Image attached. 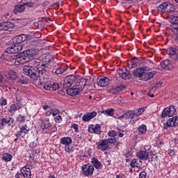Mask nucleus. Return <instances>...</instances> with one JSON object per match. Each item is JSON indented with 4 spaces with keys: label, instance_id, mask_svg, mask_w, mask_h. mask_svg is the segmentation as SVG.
Masks as SVG:
<instances>
[{
    "label": "nucleus",
    "instance_id": "obj_1",
    "mask_svg": "<svg viewBox=\"0 0 178 178\" xmlns=\"http://www.w3.org/2000/svg\"><path fill=\"white\" fill-rule=\"evenodd\" d=\"M29 35L22 34L14 37L11 40L13 44L4 50L6 54H19L23 49V42L27 41Z\"/></svg>",
    "mask_w": 178,
    "mask_h": 178
},
{
    "label": "nucleus",
    "instance_id": "obj_2",
    "mask_svg": "<svg viewBox=\"0 0 178 178\" xmlns=\"http://www.w3.org/2000/svg\"><path fill=\"white\" fill-rule=\"evenodd\" d=\"M29 62L31 65L32 67H36L38 72L39 74H40V76H48V74H49V67L48 65H47V64L42 63V62H39L37 61V60H33V58L30 60Z\"/></svg>",
    "mask_w": 178,
    "mask_h": 178
},
{
    "label": "nucleus",
    "instance_id": "obj_3",
    "mask_svg": "<svg viewBox=\"0 0 178 178\" xmlns=\"http://www.w3.org/2000/svg\"><path fill=\"white\" fill-rule=\"evenodd\" d=\"M23 73L26 76H29L33 81H35L40 79L41 74L38 73L34 67L31 65H24L23 67Z\"/></svg>",
    "mask_w": 178,
    "mask_h": 178
},
{
    "label": "nucleus",
    "instance_id": "obj_4",
    "mask_svg": "<svg viewBox=\"0 0 178 178\" xmlns=\"http://www.w3.org/2000/svg\"><path fill=\"white\" fill-rule=\"evenodd\" d=\"M34 55H35V51L33 49H28L21 53V58L25 60V62H30L34 59Z\"/></svg>",
    "mask_w": 178,
    "mask_h": 178
},
{
    "label": "nucleus",
    "instance_id": "obj_5",
    "mask_svg": "<svg viewBox=\"0 0 178 178\" xmlns=\"http://www.w3.org/2000/svg\"><path fill=\"white\" fill-rule=\"evenodd\" d=\"M29 130L30 129H28L26 124L20 127L19 131H17L15 134V137H17V138L14 139V141L17 143V140H19V138H24V136H26V134H29Z\"/></svg>",
    "mask_w": 178,
    "mask_h": 178
},
{
    "label": "nucleus",
    "instance_id": "obj_6",
    "mask_svg": "<svg viewBox=\"0 0 178 178\" xmlns=\"http://www.w3.org/2000/svg\"><path fill=\"white\" fill-rule=\"evenodd\" d=\"M175 113H176V108L175 106L170 105L169 107L163 108V111L161 112V118H172L174 116Z\"/></svg>",
    "mask_w": 178,
    "mask_h": 178
},
{
    "label": "nucleus",
    "instance_id": "obj_7",
    "mask_svg": "<svg viewBox=\"0 0 178 178\" xmlns=\"http://www.w3.org/2000/svg\"><path fill=\"white\" fill-rule=\"evenodd\" d=\"M177 126H178V115L168 119L163 124V129L168 130L169 127H176Z\"/></svg>",
    "mask_w": 178,
    "mask_h": 178
},
{
    "label": "nucleus",
    "instance_id": "obj_8",
    "mask_svg": "<svg viewBox=\"0 0 178 178\" xmlns=\"http://www.w3.org/2000/svg\"><path fill=\"white\" fill-rule=\"evenodd\" d=\"M75 81H76V76L69 75L66 76L64 80L63 88H69V87H72V86H74Z\"/></svg>",
    "mask_w": 178,
    "mask_h": 178
},
{
    "label": "nucleus",
    "instance_id": "obj_9",
    "mask_svg": "<svg viewBox=\"0 0 178 178\" xmlns=\"http://www.w3.org/2000/svg\"><path fill=\"white\" fill-rule=\"evenodd\" d=\"M170 30L174 34H178V17L172 16L171 17Z\"/></svg>",
    "mask_w": 178,
    "mask_h": 178
},
{
    "label": "nucleus",
    "instance_id": "obj_10",
    "mask_svg": "<svg viewBox=\"0 0 178 178\" xmlns=\"http://www.w3.org/2000/svg\"><path fill=\"white\" fill-rule=\"evenodd\" d=\"M73 87H75V88L79 89V91H83V90H84V87H86V79H79L76 76V80Z\"/></svg>",
    "mask_w": 178,
    "mask_h": 178
},
{
    "label": "nucleus",
    "instance_id": "obj_11",
    "mask_svg": "<svg viewBox=\"0 0 178 178\" xmlns=\"http://www.w3.org/2000/svg\"><path fill=\"white\" fill-rule=\"evenodd\" d=\"M136 158L140 161H148L149 159V153L145 150H140L136 152Z\"/></svg>",
    "mask_w": 178,
    "mask_h": 178
},
{
    "label": "nucleus",
    "instance_id": "obj_12",
    "mask_svg": "<svg viewBox=\"0 0 178 178\" xmlns=\"http://www.w3.org/2000/svg\"><path fill=\"white\" fill-rule=\"evenodd\" d=\"M82 172L84 176H91L94 173V166L90 164H85L82 166Z\"/></svg>",
    "mask_w": 178,
    "mask_h": 178
},
{
    "label": "nucleus",
    "instance_id": "obj_13",
    "mask_svg": "<svg viewBox=\"0 0 178 178\" xmlns=\"http://www.w3.org/2000/svg\"><path fill=\"white\" fill-rule=\"evenodd\" d=\"M15 27V23L10 22H0V31H8Z\"/></svg>",
    "mask_w": 178,
    "mask_h": 178
},
{
    "label": "nucleus",
    "instance_id": "obj_14",
    "mask_svg": "<svg viewBox=\"0 0 178 178\" xmlns=\"http://www.w3.org/2000/svg\"><path fill=\"white\" fill-rule=\"evenodd\" d=\"M97 148L100 151H106L109 148V144L106 139H102L97 143Z\"/></svg>",
    "mask_w": 178,
    "mask_h": 178
},
{
    "label": "nucleus",
    "instance_id": "obj_15",
    "mask_svg": "<svg viewBox=\"0 0 178 178\" xmlns=\"http://www.w3.org/2000/svg\"><path fill=\"white\" fill-rule=\"evenodd\" d=\"M88 131L89 133H94L95 134H101L102 131H101V125L100 124H90L88 126Z\"/></svg>",
    "mask_w": 178,
    "mask_h": 178
},
{
    "label": "nucleus",
    "instance_id": "obj_16",
    "mask_svg": "<svg viewBox=\"0 0 178 178\" xmlns=\"http://www.w3.org/2000/svg\"><path fill=\"white\" fill-rule=\"evenodd\" d=\"M143 63V59L138 58L137 57H133L132 60H131V63H128V67L130 69H134V67H137L140 66Z\"/></svg>",
    "mask_w": 178,
    "mask_h": 178
},
{
    "label": "nucleus",
    "instance_id": "obj_17",
    "mask_svg": "<svg viewBox=\"0 0 178 178\" xmlns=\"http://www.w3.org/2000/svg\"><path fill=\"white\" fill-rule=\"evenodd\" d=\"M13 122L14 120L12 118H3L0 119V129H2L3 126H6V124H8V126H12Z\"/></svg>",
    "mask_w": 178,
    "mask_h": 178
},
{
    "label": "nucleus",
    "instance_id": "obj_18",
    "mask_svg": "<svg viewBox=\"0 0 178 178\" xmlns=\"http://www.w3.org/2000/svg\"><path fill=\"white\" fill-rule=\"evenodd\" d=\"M97 116V112L92 111L91 113L88 112L84 114L82 117V120L83 122H90L91 119H94Z\"/></svg>",
    "mask_w": 178,
    "mask_h": 178
},
{
    "label": "nucleus",
    "instance_id": "obj_19",
    "mask_svg": "<svg viewBox=\"0 0 178 178\" xmlns=\"http://www.w3.org/2000/svg\"><path fill=\"white\" fill-rule=\"evenodd\" d=\"M66 92L68 95L71 97H76V95H79L81 90L77 89V88L73 87L66 90Z\"/></svg>",
    "mask_w": 178,
    "mask_h": 178
},
{
    "label": "nucleus",
    "instance_id": "obj_20",
    "mask_svg": "<svg viewBox=\"0 0 178 178\" xmlns=\"http://www.w3.org/2000/svg\"><path fill=\"white\" fill-rule=\"evenodd\" d=\"M110 80L109 78L103 76L102 78L97 79V84L100 87H107L109 86Z\"/></svg>",
    "mask_w": 178,
    "mask_h": 178
},
{
    "label": "nucleus",
    "instance_id": "obj_21",
    "mask_svg": "<svg viewBox=\"0 0 178 178\" xmlns=\"http://www.w3.org/2000/svg\"><path fill=\"white\" fill-rule=\"evenodd\" d=\"M145 71V69L143 67H138L134 71L133 74L135 77H138L140 80H142Z\"/></svg>",
    "mask_w": 178,
    "mask_h": 178
},
{
    "label": "nucleus",
    "instance_id": "obj_22",
    "mask_svg": "<svg viewBox=\"0 0 178 178\" xmlns=\"http://www.w3.org/2000/svg\"><path fill=\"white\" fill-rule=\"evenodd\" d=\"M151 79H154V72H147V70H145L141 81H149Z\"/></svg>",
    "mask_w": 178,
    "mask_h": 178
},
{
    "label": "nucleus",
    "instance_id": "obj_23",
    "mask_svg": "<svg viewBox=\"0 0 178 178\" xmlns=\"http://www.w3.org/2000/svg\"><path fill=\"white\" fill-rule=\"evenodd\" d=\"M22 175L24 178H31V170L27 166L21 168Z\"/></svg>",
    "mask_w": 178,
    "mask_h": 178
},
{
    "label": "nucleus",
    "instance_id": "obj_24",
    "mask_svg": "<svg viewBox=\"0 0 178 178\" xmlns=\"http://www.w3.org/2000/svg\"><path fill=\"white\" fill-rule=\"evenodd\" d=\"M167 54L170 56L171 59L172 60H177L178 56L177 54H176V48L171 47L167 50Z\"/></svg>",
    "mask_w": 178,
    "mask_h": 178
},
{
    "label": "nucleus",
    "instance_id": "obj_25",
    "mask_svg": "<svg viewBox=\"0 0 178 178\" xmlns=\"http://www.w3.org/2000/svg\"><path fill=\"white\" fill-rule=\"evenodd\" d=\"M73 143V140H72V138L70 136L67 137H63L60 140V144L62 145H70Z\"/></svg>",
    "mask_w": 178,
    "mask_h": 178
},
{
    "label": "nucleus",
    "instance_id": "obj_26",
    "mask_svg": "<svg viewBox=\"0 0 178 178\" xmlns=\"http://www.w3.org/2000/svg\"><path fill=\"white\" fill-rule=\"evenodd\" d=\"M91 163L93 168H95V169H102V163L98 161L97 158H92Z\"/></svg>",
    "mask_w": 178,
    "mask_h": 178
},
{
    "label": "nucleus",
    "instance_id": "obj_27",
    "mask_svg": "<svg viewBox=\"0 0 178 178\" xmlns=\"http://www.w3.org/2000/svg\"><path fill=\"white\" fill-rule=\"evenodd\" d=\"M26 7L24 4H17L15 6V9L13 10L14 13L16 15L17 13H23V11L25 10Z\"/></svg>",
    "mask_w": 178,
    "mask_h": 178
},
{
    "label": "nucleus",
    "instance_id": "obj_28",
    "mask_svg": "<svg viewBox=\"0 0 178 178\" xmlns=\"http://www.w3.org/2000/svg\"><path fill=\"white\" fill-rule=\"evenodd\" d=\"M50 124H51V122H49V119H43L42 120V124L40 125V128L42 130H48Z\"/></svg>",
    "mask_w": 178,
    "mask_h": 178
},
{
    "label": "nucleus",
    "instance_id": "obj_29",
    "mask_svg": "<svg viewBox=\"0 0 178 178\" xmlns=\"http://www.w3.org/2000/svg\"><path fill=\"white\" fill-rule=\"evenodd\" d=\"M38 83H38V86H43L46 91H49V90L52 88V81H47V82H45V83L40 81Z\"/></svg>",
    "mask_w": 178,
    "mask_h": 178
},
{
    "label": "nucleus",
    "instance_id": "obj_30",
    "mask_svg": "<svg viewBox=\"0 0 178 178\" xmlns=\"http://www.w3.org/2000/svg\"><path fill=\"white\" fill-rule=\"evenodd\" d=\"M160 65L163 69H165L166 70H169L172 66L169 60H164L160 63Z\"/></svg>",
    "mask_w": 178,
    "mask_h": 178
},
{
    "label": "nucleus",
    "instance_id": "obj_31",
    "mask_svg": "<svg viewBox=\"0 0 178 178\" xmlns=\"http://www.w3.org/2000/svg\"><path fill=\"white\" fill-rule=\"evenodd\" d=\"M118 74L123 80H130V79H131V73L127 74L126 72H123V71H119Z\"/></svg>",
    "mask_w": 178,
    "mask_h": 178
},
{
    "label": "nucleus",
    "instance_id": "obj_32",
    "mask_svg": "<svg viewBox=\"0 0 178 178\" xmlns=\"http://www.w3.org/2000/svg\"><path fill=\"white\" fill-rule=\"evenodd\" d=\"M170 12H175V6L170 3H166L165 13H170Z\"/></svg>",
    "mask_w": 178,
    "mask_h": 178
},
{
    "label": "nucleus",
    "instance_id": "obj_33",
    "mask_svg": "<svg viewBox=\"0 0 178 178\" xmlns=\"http://www.w3.org/2000/svg\"><path fill=\"white\" fill-rule=\"evenodd\" d=\"M2 158H3V161H4V162H10V161H12V159L13 158V156H12V154H10L9 153H4V154H3Z\"/></svg>",
    "mask_w": 178,
    "mask_h": 178
},
{
    "label": "nucleus",
    "instance_id": "obj_34",
    "mask_svg": "<svg viewBox=\"0 0 178 178\" xmlns=\"http://www.w3.org/2000/svg\"><path fill=\"white\" fill-rule=\"evenodd\" d=\"M159 12L161 13H166V3H162L157 7Z\"/></svg>",
    "mask_w": 178,
    "mask_h": 178
},
{
    "label": "nucleus",
    "instance_id": "obj_35",
    "mask_svg": "<svg viewBox=\"0 0 178 178\" xmlns=\"http://www.w3.org/2000/svg\"><path fill=\"white\" fill-rule=\"evenodd\" d=\"M125 113V119H134L135 115H134V111H128L124 113Z\"/></svg>",
    "mask_w": 178,
    "mask_h": 178
},
{
    "label": "nucleus",
    "instance_id": "obj_36",
    "mask_svg": "<svg viewBox=\"0 0 178 178\" xmlns=\"http://www.w3.org/2000/svg\"><path fill=\"white\" fill-rule=\"evenodd\" d=\"M16 72L14 71H9L8 73V80H15L16 79Z\"/></svg>",
    "mask_w": 178,
    "mask_h": 178
},
{
    "label": "nucleus",
    "instance_id": "obj_37",
    "mask_svg": "<svg viewBox=\"0 0 178 178\" xmlns=\"http://www.w3.org/2000/svg\"><path fill=\"white\" fill-rule=\"evenodd\" d=\"M65 152H67V154H72V152H74V149L73 148V146L70 145H66L65 146Z\"/></svg>",
    "mask_w": 178,
    "mask_h": 178
},
{
    "label": "nucleus",
    "instance_id": "obj_38",
    "mask_svg": "<svg viewBox=\"0 0 178 178\" xmlns=\"http://www.w3.org/2000/svg\"><path fill=\"white\" fill-rule=\"evenodd\" d=\"M138 131L140 134H145L147 133V126L145 124H142L138 127Z\"/></svg>",
    "mask_w": 178,
    "mask_h": 178
},
{
    "label": "nucleus",
    "instance_id": "obj_39",
    "mask_svg": "<svg viewBox=\"0 0 178 178\" xmlns=\"http://www.w3.org/2000/svg\"><path fill=\"white\" fill-rule=\"evenodd\" d=\"M144 112V108H138V110L134 111V115L135 118H137V116H140V115H143Z\"/></svg>",
    "mask_w": 178,
    "mask_h": 178
},
{
    "label": "nucleus",
    "instance_id": "obj_40",
    "mask_svg": "<svg viewBox=\"0 0 178 178\" xmlns=\"http://www.w3.org/2000/svg\"><path fill=\"white\" fill-rule=\"evenodd\" d=\"M17 122H19V123H23V122L26 121V115H23V114H19L17 117Z\"/></svg>",
    "mask_w": 178,
    "mask_h": 178
},
{
    "label": "nucleus",
    "instance_id": "obj_41",
    "mask_svg": "<svg viewBox=\"0 0 178 178\" xmlns=\"http://www.w3.org/2000/svg\"><path fill=\"white\" fill-rule=\"evenodd\" d=\"M17 109V106H16V104H13L10 106V108H8V112H10V113H15Z\"/></svg>",
    "mask_w": 178,
    "mask_h": 178
},
{
    "label": "nucleus",
    "instance_id": "obj_42",
    "mask_svg": "<svg viewBox=\"0 0 178 178\" xmlns=\"http://www.w3.org/2000/svg\"><path fill=\"white\" fill-rule=\"evenodd\" d=\"M108 137L115 138L118 136V131L111 130L108 132Z\"/></svg>",
    "mask_w": 178,
    "mask_h": 178
},
{
    "label": "nucleus",
    "instance_id": "obj_43",
    "mask_svg": "<svg viewBox=\"0 0 178 178\" xmlns=\"http://www.w3.org/2000/svg\"><path fill=\"white\" fill-rule=\"evenodd\" d=\"M126 87L127 86L123 84H120L118 86H116L119 94H120V92H122L124 91V90H126Z\"/></svg>",
    "mask_w": 178,
    "mask_h": 178
},
{
    "label": "nucleus",
    "instance_id": "obj_44",
    "mask_svg": "<svg viewBox=\"0 0 178 178\" xmlns=\"http://www.w3.org/2000/svg\"><path fill=\"white\" fill-rule=\"evenodd\" d=\"M6 105H8V100L5 97H1L0 98V106H6Z\"/></svg>",
    "mask_w": 178,
    "mask_h": 178
},
{
    "label": "nucleus",
    "instance_id": "obj_45",
    "mask_svg": "<svg viewBox=\"0 0 178 178\" xmlns=\"http://www.w3.org/2000/svg\"><path fill=\"white\" fill-rule=\"evenodd\" d=\"M66 70L64 67H58L56 70L55 73L56 74H63Z\"/></svg>",
    "mask_w": 178,
    "mask_h": 178
},
{
    "label": "nucleus",
    "instance_id": "obj_46",
    "mask_svg": "<svg viewBox=\"0 0 178 178\" xmlns=\"http://www.w3.org/2000/svg\"><path fill=\"white\" fill-rule=\"evenodd\" d=\"M104 113H105L108 116H113V113H115V110L113 108H111L109 110L104 111Z\"/></svg>",
    "mask_w": 178,
    "mask_h": 178
},
{
    "label": "nucleus",
    "instance_id": "obj_47",
    "mask_svg": "<svg viewBox=\"0 0 178 178\" xmlns=\"http://www.w3.org/2000/svg\"><path fill=\"white\" fill-rule=\"evenodd\" d=\"M107 144H116L117 140L116 138H110L108 139H106Z\"/></svg>",
    "mask_w": 178,
    "mask_h": 178
},
{
    "label": "nucleus",
    "instance_id": "obj_48",
    "mask_svg": "<svg viewBox=\"0 0 178 178\" xmlns=\"http://www.w3.org/2000/svg\"><path fill=\"white\" fill-rule=\"evenodd\" d=\"M43 60H44L46 63H49V62L52 60V57L51 56V55L47 54L44 56Z\"/></svg>",
    "mask_w": 178,
    "mask_h": 178
},
{
    "label": "nucleus",
    "instance_id": "obj_49",
    "mask_svg": "<svg viewBox=\"0 0 178 178\" xmlns=\"http://www.w3.org/2000/svg\"><path fill=\"white\" fill-rule=\"evenodd\" d=\"M47 130H49L50 131L55 132L56 130H58V128H56V124L52 125V124H50V126H49V128H47Z\"/></svg>",
    "mask_w": 178,
    "mask_h": 178
},
{
    "label": "nucleus",
    "instance_id": "obj_50",
    "mask_svg": "<svg viewBox=\"0 0 178 178\" xmlns=\"http://www.w3.org/2000/svg\"><path fill=\"white\" fill-rule=\"evenodd\" d=\"M110 94H113V95H118L119 94V91L118 90V88H111L109 90Z\"/></svg>",
    "mask_w": 178,
    "mask_h": 178
},
{
    "label": "nucleus",
    "instance_id": "obj_51",
    "mask_svg": "<svg viewBox=\"0 0 178 178\" xmlns=\"http://www.w3.org/2000/svg\"><path fill=\"white\" fill-rule=\"evenodd\" d=\"M51 88L54 91H56V90H59V83L51 82Z\"/></svg>",
    "mask_w": 178,
    "mask_h": 178
},
{
    "label": "nucleus",
    "instance_id": "obj_52",
    "mask_svg": "<svg viewBox=\"0 0 178 178\" xmlns=\"http://www.w3.org/2000/svg\"><path fill=\"white\" fill-rule=\"evenodd\" d=\"M138 164L137 163V159H134L131 160V163H130V166L132 168H137V165Z\"/></svg>",
    "mask_w": 178,
    "mask_h": 178
},
{
    "label": "nucleus",
    "instance_id": "obj_53",
    "mask_svg": "<svg viewBox=\"0 0 178 178\" xmlns=\"http://www.w3.org/2000/svg\"><path fill=\"white\" fill-rule=\"evenodd\" d=\"M139 178H148V176L147 175V172L142 171L139 174Z\"/></svg>",
    "mask_w": 178,
    "mask_h": 178
},
{
    "label": "nucleus",
    "instance_id": "obj_54",
    "mask_svg": "<svg viewBox=\"0 0 178 178\" xmlns=\"http://www.w3.org/2000/svg\"><path fill=\"white\" fill-rule=\"evenodd\" d=\"M21 101H22V99H20V97L17 96L16 97V102H17L16 104H17L19 109H20L22 108V104H20Z\"/></svg>",
    "mask_w": 178,
    "mask_h": 178
},
{
    "label": "nucleus",
    "instance_id": "obj_55",
    "mask_svg": "<svg viewBox=\"0 0 178 178\" xmlns=\"http://www.w3.org/2000/svg\"><path fill=\"white\" fill-rule=\"evenodd\" d=\"M54 120L56 123H60L62 122V116L60 115H57L56 117L54 118Z\"/></svg>",
    "mask_w": 178,
    "mask_h": 178
},
{
    "label": "nucleus",
    "instance_id": "obj_56",
    "mask_svg": "<svg viewBox=\"0 0 178 178\" xmlns=\"http://www.w3.org/2000/svg\"><path fill=\"white\" fill-rule=\"evenodd\" d=\"M52 112H54V108H49L46 111V116H51V115H52Z\"/></svg>",
    "mask_w": 178,
    "mask_h": 178
},
{
    "label": "nucleus",
    "instance_id": "obj_57",
    "mask_svg": "<svg viewBox=\"0 0 178 178\" xmlns=\"http://www.w3.org/2000/svg\"><path fill=\"white\" fill-rule=\"evenodd\" d=\"M29 6V8H33V6H34V3L33 2H26L25 3H24V6Z\"/></svg>",
    "mask_w": 178,
    "mask_h": 178
},
{
    "label": "nucleus",
    "instance_id": "obj_58",
    "mask_svg": "<svg viewBox=\"0 0 178 178\" xmlns=\"http://www.w3.org/2000/svg\"><path fill=\"white\" fill-rule=\"evenodd\" d=\"M51 114L53 116H58V115H59V110H57V109L54 110L53 109Z\"/></svg>",
    "mask_w": 178,
    "mask_h": 178
},
{
    "label": "nucleus",
    "instance_id": "obj_59",
    "mask_svg": "<svg viewBox=\"0 0 178 178\" xmlns=\"http://www.w3.org/2000/svg\"><path fill=\"white\" fill-rule=\"evenodd\" d=\"M131 155H133L132 152H127L126 154H125V157L126 158H130V156H131Z\"/></svg>",
    "mask_w": 178,
    "mask_h": 178
},
{
    "label": "nucleus",
    "instance_id": "obj_60",
    "mask_svg": "<svg viewBox=\"0 0 178 178\" xmlns=\"http://www.w3.org/2000/svg\"><path fill=\"white\" fill-rule=\"evenodd\" d=\"M72 129H74L75 131H78L79 125L77 124H74L72 125Z\"/></svg>",
    "mask_w": 178,
    "mask_h": 178
},
{
    "label": "nucleus",
    "instance_id": "obj_61",
    "mask_svg": "<svg viewBox=\"0 0 178 178\" xmlns=\"http://www.w3.org/2000/svg\"><path fill=\"white\" fill-rule=\"evenodd\" d=\"M22 175V172L20 173L17 172L16 175H15V178H24V176L23 175Z\"/></svg>",
    "mask_w": 178,
    "mask_h": 178
},
{
    "label": "nucleus",
    "instance_id": "obj_62",
    "mask_svg": "<svg viewBox=\"0 0 178 178\" xmlns=\"http://www.w3.org/2000/svg\"><path fill=\"white\" fill-rule=\"evenodd\" d=\"M39 42H40V40H33L31 42V44L32 45H37V44H38Z\"/></svg>",
    "mask_w": 178,
    "mask_h": 178
},
{
    "label": "nucleus",
    "instance_id": "obj_63",
    "mask_svg": "<svg viewBox=\"0 0 178 178\" xmlns=\"http://www.w3.org/2000/svg\"><path fill=\"white\" fill-rule=\"evenodd\" d=\"M117 133H118L119 137H120V138L123 137L124 134H123V133L121 132V131L120 129L118 130Z\"/></svg>",
    "mask_w": 178,
    "mask_h": 178
},
{
    "label": "nucleus",
    "instance_id": "obj_64",
    "mask_svg": "<svg viewBox=\"0 0 178 178\" xmlns=\"http://www.w3.org/2000/svg\"><path fill=\"white\" fill-rule=\"evenodd\" d=\"M51 108H49V106H48L47 105H44L43 106V109L44 111H47V109H50Z\"/></svg>",
    "mask_w": 178,
    "mask_h": 178
}]
</instances>
